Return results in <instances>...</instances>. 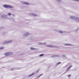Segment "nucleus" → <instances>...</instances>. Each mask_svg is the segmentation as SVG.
Here are the masks:
<instances>
[{
	"label": "nucleus",
	"mask_w": 79,
	"mask_h": 79,
	"mask_svg": "<svg viewBox=\"0 0 79 79\" xmlns=\"http://www.w3.org/2000/svg\"><path fill=\"white\" fill-rule=\"evenodd\" d=\"M3 6L5 8H13V7L10 6V5H5Z\"/></svg>",
	"instance_id": "1"
},
{
	"label": "nucleus",
	"mask_w": 79,
	"mask_h": 79,
	"mask_svg": "<svg viewBox=\"0 0 79 79\" xmlns=\"http://www.w3.org/2000/svg\"><path fill=\"white\" fill-rule=\"evenodd\" d=\"M11 52H7L6 53H5V55L6 56H10L11 55H12L11 54Z\"/></svg>",
	"instance_id": "2"
},
{
	"label": "nucleus",
	"mask_w": 79,
	"mask_h": 79,
	"mask_svg": "<svg viewBox=\"0 0 79 79\" xmlns=\"http://www.w3.org/2000/svg\"><path fill=\"white\" fill-rule=\"evenodd\" d=\"M72 66H73L71 65L70 66H69L67 69V71H69V69H70V68H71V67H72Z\"/></svg>",
	"instance_id": "3"
},
{
	"label": "nucleus",
	"mask_w": 79,
	"mask_h": 79,
	"mask_svg": "<svg viewBox=\"0 0 79 79\" xmlns=\"http://www.w3.org/2000/svg\"><path fill=\"white\" fill-rule=\"evenodd\" d=\"M33 75H34V73H33L30 75L29 76V77H31V76H33Z\"/></svg>",
	"instance_id": "4"
},
{
	"label": "nucleus",
	"mask_w": 79,
	"mask_h": 79,
	"mask_svg": "<svg viewBox=\"0 0 79 79\" xmlns=\"http://www.w3.org/2000/svg\"><path fill=\"white\" fill-rule=\"evenodd\" d=\"M48 47H51V48H52L54 47V46H48Z\"/></svg>",
	"instance_id": "5"
},
{
	"label": "nucleus",
	"mask_w": 79,
	"mask_h": 79,
	"mask_svg": "<svg viewBox=\"0 0 79 79\" xmlns=\"http://www.w3.org/2000/svg\"><path fill=\"white\" fill-rule=\"evenodd\" d=\"M31 48V50H35V48Z\"/></svg>",
	"instance_id": "6"
},
{
	"label": "nucleus",
	"mask_w": 79,
	"mask_h": 79,
	"mask_svg": "<svg viewBox=\"0 0 79 79\" xmlns=\"http://www.w3.org/2000/svg\"><path fill=\"white\" fill-rule=\"evenodd\" d=\"M24 4H26V5H29V3H28L25 2L24 3Z\"/></svg>",
	"instance_id": "7"
},
{
	"label": "nucleus",
	"mask_w": 79,
	"mask_h": 79,
	"mask_svg": "<svg viewBox=\"0 0 79 79\" xmlns=\"http://www.w3.org/2000/svg\"><path fill=\"white\" fill-rule=\"evenodd\" d=\"M3 47H1L0 48V49H3Z\"/></svg>",
	"instance_id": "8"
},
{
	"label": "nucleus",
	"mask_w": 79,
	"mask_h": 79,
	"mask_svg": "<svg viewBox=\"0 0 79 79\" xmlns=\"http://www.w3.org/2000/svg\"><path fill=\"white\" fill-rule=\"evenodd\" d=\"M68 77H71V75H69L68 76Z\"/></svg>",
	"instance_id": "9"
},
{
	"label": "nucleus",
	"mask_w": 79,
	"mask_h": 79,
	"mask_svg": "<svg viewBox=\"0 0 79 79\" xmlns=\"http://www.w3.org/2000/svg\"><path fill=\"white\" fill-rule=\"evenodd\" d=\"M33 16H36L37 15L36 14H34Z\"/></svg>",
	"instance_id": "10"
},
{
	"label": "nucleus",
	"mask_w": 79,
	"mask_h": 79,
	"mask_svg": "<svg viewBox=\"0 0 79 79\" xmlns=\"http://www.w3.org/2000/svg\"><path fill=\"white\" fill-rule=\"evenodd\" d=\"M44 55V54H41L40 55V56H43Z\"/></svg>",
	"instance_id": "11"
},
{
	"label": "nucleus",
	"mask_w": 79,
	"mask_h": 79,
	"mask_svg": "<svg viewBox=\"0 0 79 79\" xmlns=\"http://www.w3.org/2000/svg\"><path fill=\"white\" fill-rule=\"evenodd\" d=\"M60 63H61L60 62H58V63H57V64H60Z\"/></svg>",
	"instance_id": "12"
},
{
	"label": "nucleus",
	"mask_w": 79,
	"mask_h": 79,
	"mask_svg": "<svg viewBox=\"0 0 79 79\" xmlns=\"http://www.w3.org/2000/svg\"><path fill=\"white\" fill-rule=\"evenodd\" d=\"M8 15H11V14L10 13H8Z\"/></svg>",
	"instance_id": "13"
},
{
	"label": "nucleus",
	"mask_w": 79,
	"mask_h": 79,
	"mask_svg": "<svg viewBox=\"0 0 79 79\" xmlns=\"http://www.w3.org/2000/svg\"><path fill=\"white\" fill-rule=\"evenodd\" d=\"M12 42V41H9V43H11V42Z\"/></svg>",
	"instance_id": "14"
},
{
	"label": "nucleus",
	"mask_w": 79,
	"mask_h": 79,
	"mask_svg": "<svg viewBox=\"0 0 79 79\" xmlns=\"http://www.w3.org/2000/svg\"><path fill=\"white\" fill-rule=\"evenodd\" d=\"M42 76V74H41L39 76V77H40V76Z\"/></svg>",
	"instance_id": "15"
},
{
	"label": "nucleus",
	"mask_w": 79,
	"mask_h": 79,
	"mask_svg": "<svg viewBox=\"0 0 79 79\" xmlns=\"http://www.w3.org/2000/svg\"><path fill=\"white\" fill-rule=\"evenodd\" d=\"M69 45V44H65V45Z\"/></svg>",
	"instance_id": "16"
},
{
	"label": "nucleus",
	"mask_w": 79,
	"mask_h": 79,
	"mask_svg": "<svg viewBox=\"0 0 79 79\" xmlns=\"http://www.w3.org/2000/svg\"><path fill=\"white\" fill-rule=\"evenodd\" d=\"M60 33H62L63 32H62V31H60Z\"/></svg>",
	"instance_id": "17"
},
{
	"label": "nucleus",
	"mask_w": 79,
	"mask_h": 79,
	"mask_svg": "<svg viewBox=\"0 0 79 79\" xmlns=\"http://www.w3.org/2000/svg\"><path fill=\"white\" fill-rule=\"evenodd\" d=\"M14 15H14V14L13 15V16H14Z\"/></svg>",
	"instance_id": "18"
},
{
	"label": "nucleus",
	"mask_w": 79,
	"mask_h": 79,
	"mask_svg": "<svg viewBox=\"0 0 79 79\" xmlns=\"http://www.w3.org/2000/svg\"><path fill=\"white\" fill-rule=\"evenodd\" d=\"M39 44H40V43H39Z\"/></svg>",
	"instance_id": "19"
}]
</instances>
